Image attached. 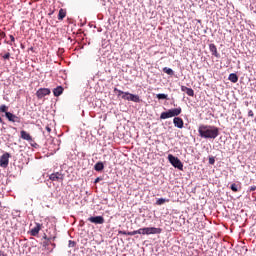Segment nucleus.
Returning a JSON list of instances; mask_svg holds the SVG:
<instances>
[{
    "label": "nucleus",
    "instance_id": "1",
    "mask_svg": "<svg viewBox=\"0 0 256 256\" xmlns=\"http://www.w3.org/2000/svg\"><path fill=\"white\" fill-rule=\"evenodd\" d=\"M198 133L203 139H217L219 137V128L211 125H200Z\"/></svg>",
    "mask_w": 256,
    "mask_h": 256
},
{
    "label": "nucleus",
    "instance_id": "2",
    "mask_svg": "<svg viewBox=\"0 0 256 256\" xmlns=\"http://www.w3.org/2000/svg\"><path fill=\"white\" fill-rule=\"evenodd\" d=\"M163 230L161 228H155V227H145L140 228L138 230H134L133 234L136 235H159L161 234Z\"/></svg>",
    "mask_w": 256,
    "mask_h": 256
},
{
    "label": "nucleus",
    "instance_id": "3",
    "mask_svg": "<svg viewBox=\"0 0 256 256\" xmlns=\"http://www.w3.org/2000/svg\"><path fill=\"white\" fill-rule=\"evenodd\" d=\"M168 160L173 167H175L176 169H179V171H183V162H181L179 158L173 156V154H169Z\"/></svg>",
    "mask_w": 256,
    "mask_h": 256
},
{
    "label": "nucleus",
    "instance_id": "4",
    "mask_svg": "<svg viewBox=\"0 0 256 256\" xmlns=\"http://www.w3.org/2000/svg\"><path fill=\"white\" fill-rule=\"evenodd\" d=\"M11 157V154L8 152H5L1 157H0V167H3V169H7L9 167V158Z\"/></svg>",
    "mask_w": 256,
    "mask_h": 256
},
{
    "label": "nucleus",
    "instance_id": "5",
    "mask_svg": "<svg viewBox=\"0 0 256 256\" xmlns=\"http://www.w3.org/2000/svg\"><path fill=\"white\" fill-rule=\"evenodd\" d=\"M47 95H51V90L49 88H40L36 92L37 99H43V97H47Z\"/></svg>",
    "mask_w": 256,
    "mask_h": 256
},
{
    "label": "nucleus",
    "instance_id": "6",
    "mask_svg": "<svg viewBox=\"0 0 256 256\" xmlns=\"http://www.w3.org/2000/svg\"><path fill=\"white\" fill-rule=\"evenodd\" d=\"M88 221L94 223V225H103L105 218L103 216H92L88 218Z\"/></svg>",
    "mask_w": 256,
    "mask_h": 256
},
{
    "label": "nucleus",
    "instance_id": "7",
    "mask_svg": "<svg viewBox=\"0 0 256 256\" xmlns=\"http://www.w3.org/2000/svg\"><path fill=\"white\" fill-rule=\"evenodd\" d=\"M6 118L8 121H11V123H21V118L11 112H6Z\"/></svg>",
    "mask_w": 256,
    "mask_h": 256
},
{
    "label": "nucleus",
    "instance_id": "8",
    "mask_svg": "<svg viewBox=\"0 0 256 256\" xmlns=\"http://www.w3.org/2000/svg\"><path fill=\"white\" fill-rule=\"evenodd\" d=\"M43 225L36 223V226L30 230V235L32 237H37L39 235V231H41Z\"/></svg>",
    "mask_w": 256,
    "mask_h": 256
},
{
    "label": "nucleus",
    "instance_id": "9",
    "mask_svg": "<svg viewBox=\"0 0 256 256\" xmlns=\"http://www.w3.org/2000/svg\"><path fill=\"white\" fill-rule=\"evenodd\" d=\"M114 93H118V97H121V95H122V99H124V101L129 100V94H130L129 92H124L122 90L114 88Z\"/></svg>",
    "mask_w": 256,
    "mask_h": 256
},
{
    "label": "nucleus",
    "instance_id": "10",
    "mask_svg": "<svg viewBox=\"0 0 256 256\" xmlns=\"http://www.w3.org/2000/svg\"><path fill=\"white\" fill-rule=\"evenodd\" d=\"M50 181H63V176L61 175V173L56 172V173H52L49 177Z\"/></svg>",
    "mask_w": 256,
    "mask_h": 256
},
{
    "label": "nucleus",
    "instance_id": "11",
    "mask_svg": "<svg viewBox=\"0 0 256 256\" xmlns=\"http://www.w3.org/2000/svg\"><path fill=\"white\" fill-rule=\"evenodd\" d=\"M20 137L21 139H23L24 141H33V137L31 136V134H29L27 131L22 130L20 132Z\"/></svg>",
    "mask_w": 256,
    "mask_h": 256
},
{
    "label": "nucleus",
    "instance_id": "12",
    "mask_svg": "<svg viewBox=\"0 0 256 256\" xmlns=\"http://www.w3.org/2000/svg\"><path fill=\"white\" fill-rule=\"evenodd\" d=\"M181 91L186 93L188 97H195V91L192 88H188L187 86H181Z\"/></svg>",
    "mask_w": 256,
    "mask_h": 256
},
{
    "label": "nucleus",
    "instance_id": "13",
    "mask_svg": "<svg viewBox=\"0 0 256 256\" xmlns=\"http://www.w3.org/2000/svg\"><path fill=\"white\" fill-rule=\"evenodd\" d=\"M209 49L214 57H217V59L221 57V55H219V52L217 51V46L215 44H210Z\"/></svg>",
    "mask_w": 256,
    "mask_h": 256
},
{
    "label": "nucleus",
    "instance_id": "14",
    "mask_svg": "<svg viewBox=\"0 0 256 256\" xmlns=\"http://www.w3.org/2000/svg\"><path fill=\"white\" fill-rule=\"evenodd\" d=\"M168 112H170V115L172 117H179V115H181V113H182V109H181V107H178V108H174V109H169Z\"/></svg>",
    "mask_w": 256,
    "mask_h": 256
},
{
    "label": "nucleus",
    "instance_id": "15",
    "mask_svg": "<svg viewBox=\"0 0 256 256\" xmlns=\"http://www.w3.org/2000/svg\"><path fill=\"white\" fill-rule=\"evenodd\" d=\"M173 123L178 129H183L184 122L180 117H175Z\"/></svg>",
    "mask_w": 256,
    "mask_h": 256
},
{
    "label": "nucleus",
    "instance_id": "16",
    "mask_svg": "<svg viewBox=\"0 0 256 256\" xmlns=\"http://www.w3.org/2000/svg\"><path fill=\"white\" fill-rule=\"evenodd\" d=\"M63 91H65V89L62 86H57L53 89L54 97H59L63 95Z\"/></svg>",
    "mask_w": 256,
    "mask_h": 256
},
{
    "label": "nucleus",
    "instance_id": "17",
    "mask_svg": "<svg viewBox=\"0 0 256 256\" xmlns=\"http://www.w3.org/2000/svg\"><path fill=\"white\" fill-rule=\"evenodd\" d=\"M128 101H133L134 103H140L141 98L139 97V95H135V94L130 93L129 97H128Z\"/></svg>",
    "mask_w": 256,
    "mask_h": 256
},
{
    "label": "nucleus",
    "instance_id": "18",
    "mask_svg": "<svg viewBox=\"0 0 256 256\" xmlns=\"http://www.w3.org/2000/svg\"><path fill=\"white\" fill-rule=\"evenodd\" d=\"M64 17H67V11L63 8L59 10L58 20L63 21Z\"/></svg>",
    "mask_w": 256,
    "mask_h": 256
},
{
    "label": "nucleus",
    "instance_id": "19",
    "mask_svg": "<svg viewBox=\"0 0 256 256\" xmlns=\"http://www.w3.org/2000/svg\"><path fill=\"white\" fill-rule=\"evenodd\" d=\"M228 79L231 81V83H237V81H239V76H237L235 73H231Z\"/></svg>",
    "mask_w": 256,
    "mask_h": 256
},
{
    "label": "nucleus",
    "instance_id": "20",
    "mask_svg": "<svg viewBox=\"0 0 256 256\" xmlns=\"http://www.w3.org/2000/svg\"><path fill=\"white\" fill-rule=\"evenodd\" d=\"M95 171H103L105 169V165L103 162H97L94 166Z\"/></svg>",
    "mask_w": 256,
    "mask_h": 256
},
{
    "label": "nucleus",
    "instance_id": "21",
    "mask_svg": "<svg viewBox=\"0 0 256 256\" xmlns=\"http://www.w3.org/2000/svg\"><path fill=\"white\" fill-rule=\"evenodd\" d=\"M171 114L169 112V110L167 112H162L161 115H160V119H171Z\"/></svg>",
    "mask_w": 256,
    "mask_h": 256
},
{
    "label": "nucleus",
    "instance_id": "22",
    "mask_svg": "<svg viewBox=\"0 0 256 256\" xmlns=\"http://www.w3.org/2000/svg\"><path fill=\"white\" fill-rule=\"evenodd\" d=\"M163 72L166 73L167 75H171V76L175 75V72L171 68L164 67Z\"/></svg>",
    "mask_w": 256,
    "mask_h": 256
},
{
    "label": "nucleus",
    "instance_id": "23",
    "mask_svg": "<svg viewBox=\"0 0 256 256\" xmlns=\"http://www.w3.org/2000/svg\"><path fill=\"white\" fill-rule=\"evenodd\" d=\"M164 203H169V199L159 198V199L156 201V205H164Z\"/></svg>",
    "mask_w": 256,
    "mask_h": 256
},
{
    "label": "nucleus",
    "instance_id": "24",
    "mask_svg": "<svg viewBox=\"0 0 256 256\" xmlns=\"http://www.w3.org/2000/svg\"><path fill=\"white\" fill-rule=\"evenodd\" d=\"M230 189L234 193H237L239 191V188H238L237 184H235V183L231 184Z\"/></svg>",
    "mask_w": 256,
    "mask_h": 256
},
{
    "label": "nucleus",
    "instance_id": "25",
    "mask_svg": "<svg viewBox=\"0 0 256 256\" xmlns=\"http://www.w3.org/2000/svg\"><path fill=\"white\" fill-rule=\"evenodd\" d=\"M119 233H120V235H128L131 237H133V235H137V234H134L135 231H132V232L120 231Z\"/></svg>",
    "mask_w": 256,
    "mask_h": 256
},
{
    "label": "nucleus",
    "instance_id": "26",
    "mask_svg": "<svg viewBox=\"0 0 256 256\" xmlns=\"http://www.w3.org/2000/svg\"><path fill=\"white\" fill-rule=\"evenodd\" d=\"M9 108L6 105H1L0 106V113H5V115H7V110Z\"/></svg>",
    "mask_w": 256,
    "mask_h": 256
},
{
    "label": "nucleus",
    "instance_id": "27",
    "mask_svg": "<svg viewBox=\"0 0 256 256\" xmlns=\"http://www.w3.org/2000/svg\"><path fill=\"white\" fill-rule=\"evenodd\" d=\"M157 99H167V94H157L156 95Z\"/></svg>",
    "mask_w": 256,
    "mask_h": 256
},
{
    "label": "nucleus",
    "instance_id": "28",
    "mask_svg": "<svg viewBox=\"0 0 256 256\" xmlns=\"http://www.w3.org/2000/svg\"><path fill=\"white\" fill-rule=\"evenodd\" d=\"M5 37H7V34H5V32H0V45H1V40L5 39Z\"/></svg>",
    "mask_w": 256,
    "mask_h": 256
},
{
    "label": "nucleus",
    "instance_id": "29",
    "mask_svg": "<svg viewBox=\"0 0 256 256\" xmlns=\"http://www.w3.org/2000/svg\"><path fill=\"white\" fill-rule=\"evenodd\" d=\"M209 164L210 165H215V158L214 157H209Z\"/></svg>",
    "mask_w": 256,
    "mask_h": 256
},
{
    "label": "nucleus",
    "instance_id": "30",
    "mask_svg": "<svg viewBox=\"0 0 256 256\" xmlns=\"http://www.w3.org/2000/svg\"><path fill=\"white\" fill-rule=\"evenodd\" d=\"M10 57H11V53L9 52L3 55V59H10Z\"/></svg>",
    "mask_w": 256,
    "mask_h": 256
},
{
    "label": "nucleus",
    "instance_id": "31",
    "mask_svg": "<svg viewBox=\"0 0 256 256\" xmlns=\"http://www.w3.org/2000/svg\"><path fill=\"white\" fill-rule=\"evenodd\" d=\"M75 245H77V243H75V241H73V240L69 241V247H75Z\"/></svg>",
    "mask_w": 256,
    "mask_h": 256
},
{
    "label": "nucleus",
    "instance_id": "32",
    "mask_svg": "<svg viewBox=\"0 0 256 256\" xmlns=\"http://www.w3.org/2000/svg\"><path fill=\"white\" fill-rule=\"evenodd\" d=\"M248 117H255V114L253 113V110H249Z\"/></svg>",
    "mask_w": 256,
    "mask_h": 256
},
{
    "label": "nucleus",
    "instance_id": "33",
    "mask_svg": "<svg viewBox=\"0 0 256 256\" xmlns=\"http://www.w3.org/2000/svg\"><path fill=\"white\" fill-rule=\"evenodd\" d=\"M10 40L12 41V43H15V37L13 35H10Z\"/></svg>",
    "mask_w": 256,
    "mask_h": 256
},
{
    "label": "nucleus",
    "instance_id": "34",
    "mask_svg": "<svg viewBox=\"0 0 256 256\" xmlns=\"http://www.w3.org/2000/svg\"><path fill=\"white\" fill-rule=\"evenodd\" d=\"M0 256H7V253H5L4 251L0 250Z\"/></svg>",
    "mask_w": 256,
    "mask_h": 256
},
{
    "label": "nucleus",
    "instance_id": "35",
    "mask_svg": "<svg viewBox=\"0 0 256 256\" xmlns=\"http://www.w3.org/2000/svg\"><path fill=\"white\" fill-rule=\"evenodd\" d=\"M46 131H47V133H51V127L46 126Z\"/></svg>",
    "mask_w": 256,
    "mask_h": 256
},
{
    "label": "nucleus",
    "instance_id": "36",
    "mask_svg": "<svg viewBox=\"0 0 256 256\" xmlns=\"http://www.w3.org/2000/svg\"><path fill=\"white\" fill-rule=\"evenodd\" d=\"M250 191H256V186H252V187L250 188Z\"/></svg>",
    "mask_w": 256,
    "mask_h": 256
},
{
    "label": "nucleus",
    "instance_id": "37",
    "mask_svg": "<svg viewBox=\"0 0 256 256\" xmlns=\"http://www.w3.org/2000/svg\"><path fill=\"white\" fill-rule=\"evenodd\" d=\"M95 183H99V178H97V179L95 180Z\"/></svg>",
    "mask_w": 256,
    "mask_h": 256
},
{
    "label": "nucleus",
    "instance_id": "38",
    "mask_svg": "<svg viewBox=\"0 0 256 256\" xmlns=\"http://www.w3.org/2000/svg\"><path fill=\"white\" fill-rule=\"evenodd\" d=\"M0 123H3V119L0 117Z\"/></svg>",
    "mask_w": 256,
    "mask_h": 256
}]
</instances>
